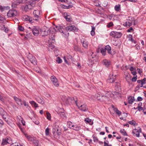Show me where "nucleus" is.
Here are the masks:
<instances>
[{"label": "nucleus", "instance_id": "nucleus-1", "mask_svg": "<svg viewBox=\"0 0 146 146\" xmlns=\"http://www.w3.org/2000/svg\"><path fill=\"white\" fill-rule=\"evenodd\" d=\"M106 92L110 93L109 92H105L102 91L101 93L100 92L99 93L96 94L94 96H93L94 98L93 100H96V99L98 100H108V98L107 97L108 95H106Z\"/></svg>", "mask_w": 146, "mask_h": 146}, {"label": "nucleus", "instance_id": "nucleus-2", "mask_svg": "<svg viewBox=\"0 0 146 146\" xmlns=\"http://www.w3.org/2000/svg\"><path fill=\"white\" fill-rule=\"evenodd\" d=\"M27 0H16L12 3V7L13 8H16L17 5L21 3H24Z\"/></svg>", "mask_w": 146, "mask_h": 146}, {"label": "nucleus", "instance_id": "nucleus-3", "mask_svg": "<svg viewBox=\"0 0 146 146\" xmlns=\"http://www.w3.org/2000/svg\"><path fill=\"white\" fill-rule=\"evenodd\" d=\"M17 15V11L15 9L10 10L7 13V16L9 17H15Z\"/></svg>", "mask_w": 146, "mask_h": 146}, {"label": "nucleus", "instance_id": "nucleus-4", "mask_svg": "<svg viewBox=\"0 0 146 146\" xmlns=\"http://www.w3.org/2000/svg\"><path fill=\"white\" fill-rule=\"evenodd\" d=\"M40 32L42 36H45L50 34V31L48 29H46L45 28H43L41 29Z\"/></svg>", "mask_w": 146, "mask_h": 146}, {"label": "nucleus", "instance_id": "nucleus-5", "mask_svg": "<svg viewBox=\"0 0 146 146\" xmlns=\"http://www.w3.org/2000/svg\"><path fill=\"white\" fill-rule=\"evenodd\" d=\"M56 29L55 30L57 31H58L60 32L63 33V34H65V32L64 31H65L64 30V29H65V26L64 25H56L55 26V27Z\"/></svg>", "mask_w": 146, "mask_h": 146}, {"label": "nucleus", "instance_id": "nucleus-6", "mask_svg": "<svg viewBox=\"0 0 146 146\" xmlns=\"http://www.w3.org/2000/svg\"><path fill=\"white\" fill-rule=\"evenodd\" d=\"M141 131V129L140 127H138L137 129H135L132 131V133L133 135H135L137 137H139V133Z\"/></svg>", "mask_w": 146, "mask_h": 146}, {"label": "nucleus", "instance_id": "nucleus-7", "mask_svg": "<svg viewBox=\"0 0 146 146\" xmlns=\"http://www.w3.org/2000/svg\"><path fill=\"white\" fill-rule=\"evenodd\" d=\"M78 101H75V103L76 105L80 109V108H81L80 110L84 111H86V106L85 104H80L78 102Z\"/></svg>", "mask_w": 146, "mask_h": 146}, {"label": "nucleus", "instance_id": "nucleus-8", "mask_svg": "<svg viewBox=\"0 0 146 146\" xmlns=\"http://www.w3.org/2000/svg\"><path fill=\"white\" fill-rule=\"evenodd\" d=\"M31 29L33 35L35 36H38L39 33L38 28L37 27L34 26Z\"/></svg>", "mask_w": 146, "mask_h": 146}, {"label": "nucleus", "instance_id": "nucleus-9", "mask_svg": "<svg viewBox=\"0 0 146 146\" xmlns=\"http://www.w3.org/2000/svg\"><path fill=\"white\" fill-rule=\"evenodd\" d=\"M0 114L2 116L4 120H6L8 118V115L7 113L2 108H0Z\"/></svg>", "mask_w": 146, "mask_h": 146}, {"label": "nucleus", "instance_id": "nucleus-10", "mask_svg": "<svg viewBox=\"0 0 146 146\" xmlns=\"http://www.w3.org/2000/svg\"><path fill=\"white\" fill-rule=\"evenodd\" d=\"M146 80V78H145L141 80H138L137 81V82L138 84L140 83V84L136 86V88H139L142 87H143V85L145 83Z\"/></svg>", "mask_w": 146, "mask_h": 146}, {"label": "nucleus", "instance_id": "nucleus-11", "mask_svg": "<svg viewBox=\"0 0 146 146\" xmlns=\"http://www.w3.org/2000/svg\"><path fill=\"white\" fill-rule=\"evenodd\" d=\"M51 80L55 86L58 87L59 86V84L58 83V80L54 76H52L51 77Z\"/></svg>", "mask_w": 146, "mask_h": 146}, {"label": "nucleus", "instance_id": "nucleus-12", "mask_svg": "<svg viewBox=\"0 0 146 146\" xmlns=\"http://www.w3.org/2000/svg\"><path fill=\"white\" fill-rule=\"evenodd\" d=\"M28 58L31 63L34 65H36L37 64V61L36 58L34 56L31 55V56H29L28 57Z\"/></svg>", "mask_w": 146, "mask_h": 146}, {"label": "nucleus", "instance_id": "nucleus-13", "mask_svg": "<svg viewBox=\"0 0 146 146\" xmlns=\"http://www.w3.org/2000/svg\"><path fill=\"white\" fill-rule=\"evenodd\" d=\"M33 14L34 15L35 17L36 18V19H34V20H35L36 21H38L39 19L40 18V17L37 14H39V11L38 10L34 11L33 12Z\"/></svg>", "mask_w": 146, "mask_h": 146}, {"label": "nucleus", "instance_id": "nucleus-14", "mask_svg": "<svg viewBox=\"0 0 146 146\" xmlns=\"http://www.w3.org/2000/svg\"><path fill=\"white\" fill-rule=\"evenodd\" d=\"M65 28L67 31H74L76 29V27L74 26H69L66 27H65Z\"/></svg>", "mask_w": 146, "mask_h": 146}, {"label": "nucleus", "instance_id": "nucleus-15", "mask_svg": "<svg viewBox=\"0 0 146 146\" xmlns=\"http://www.w3.org/2000/svg\"><path fill=\"white\" fill-rule=\"evenodd\" d=\"M10 140L7 138L3 139L1 143V145H7V143H10Z\"/></svg>", "mask_w": 146, "mask_h": 146}, {"label": "nucleus", "instance_id": "nucleus-16", "mask_svg": "<svg viewBox=\"0 0 146 146\" xmlns=\"http://www.w3.org/2000/svg\"><path fill=\"white\" fill-rule=\"evenodd\" d=\"M64 17L65 18L66 20L68 22H70L72 21V18L70 15H68L67 13L65 12L63 14Z\"/></svg>", "mask_w": 146, "mask_h": 146}, {"label": "nucleus", "instance_id": "nucleus-17", "mask_svg": "<svg viewBox=\"0 0 146 146\" xmlns=\"http://www.w3.org/2000/svg\"><path fill=\"white\" fill-rule=\"evenodd\" d=\"M112 108L113 109L115 113L117 114L118 116H120L121 114V112L119 111L117 108L115 107L114 105H112L111 106Z\"/></svg>", "mask_w": 146, "mask_h": 146}, {"label": "nucleus", "instance_id": "nucleus-18", "mask_svg": "<svg viewBox=\"0 0 146 146\" xmlns=\"http://www.w3.org/2000/svg\"><path fill=\"white\" fill-rule=\"evenodd\" d=\"M115 76H114L113 75L111 76L110 75L108 78V82L110 83H112L115 81Z\"/></svg>", "mask_w": 146, "mask_h": 146}, {"label": "nucleus", "instance_id": "nucleus-19", "mask_svg": "<svg viewBox=\"0 0 146 146\" xmlns=\"http://www.w3.org/2000/svg\"><path fill=\"white\" fill-rule=\"evenodd\" d=\"M81 42L83 44V46L85 48H87L88 47V42L84 39H82L81 40Z\"/></svg>", "mask_w": 146, "mask_h": 146}, {"label": "nucleus", "instance_id": "nucleus-20", "mask_svg": "<svg viewBox=\"0 0 146 146\" xmlns=\"http://www.w3.org/2000/svg\"><path fill=\"white\" fill-rule=\"evenodd\" d=\"M106 50H107L108 53L110 54H112L111 53V48L109 45H107L105 47Z\"/></svg>", "mask_w": 146, "mask_h": 146}, {"label": "nucleus", "instance_id": "nucleus-21", "mask_svg": "<svg viewBox=\"0 0 146 146\" xmlns=\"http://www.w3.org/2000/svg\"><path fill=\"white\" fill-rule=\"evenodd\" d=\"M69 127H70V128H72L76 131H78L81 129L80 127L76 125H72L71 127L69 126Z\"/></svg>", "mask_w": 146, "mask_h": 146}, {"label": "nucleus", "instance_id": "nucleus-22", "mask_svg": "<svg viewBox=\"0 0 146 146\" xmlns=\"http://www.w3.org/2000/svg\"><path fill=\"white\" fill-rule=\"evenodd\" d=\"M127 37L128 38L129 40L131 41L132 42H133L135 44H136L137 43V42L133 38L132 36L131 35H129Z\"/></svg>", "mask_w": 146, "mask_h": 146}, {"label": "nucleus", "instance_id": "nucleus-23", "mask_svg": "<svg viewBox=\"0 0 146 146\" xmlns=\"http://www.w3.org/2000/svg\"><path fill=\"white\" fill-rule=\"evenodd\" d=\"M25 137L28 139V140L31 141H33L35 140L31 136L28 135L27 134H25Z\"/></svg>", "mask_w": 146, "mask_h": 146}, {"label": "nucleus", "instance_id": "nucleus-24", "mask_svg": "<svg viewBox=\"0 0 146 146\" xmlns=\"http://www.w3.org/2000/svg\"><path fill=\"white\" fill-rule=\"evenodd\" d=\"M49 39L52 41V42L54 43L55 41V35L53 34H50L49 36Z\"/></svg>", "mask_w": 146, "mask_h": 146}, {"label": "nucleus", "instance_id": "nucleus-25", "mask_svg": "<svg viewBox=\"0 0 146 146\" xmlns=\"http://www.w3.org/2000/svg\"><path fill=\"white\" fill-rule=\"evenodd\" d=\"M77 100V98L76 97L73 98L69 97L68 98H65L64 99H62V100Z\"/></svg>", "mask_w": 146, "mask_h": 146}, {"label": "nucleus", "instance_id": "nucleus-26", "mask_svg": "<svg viewBox=\"0 0 146 146\" xmlns=\"http://www.w3.org/2000/svg\"><path fill=\"white\" fill-rule=\"evenodd\" d=\"M102 63L106 67H108L110 65V62L107 60H103Z\"/></svg>", "mask_w": 146, "mask_h": 146}, {"label": "nucleus", "instance_id": "nucleus-27", "mask_svg": "<svg viewBox=\"0 0 146 146\" xmlns=\"http://www.w3.org/2000/svg\"><path fill=\"white\" fill-rule=\"evenodd\" d=\"M58 114L60 115V116L63 119L66 118V117L65 114V113L64 112H60L58 113Z\"/></svg>", "mask_w": 146, "mask_h": 146}, {"label": "nucleus", "instance_id": "nucleus-28", "mask_svg": "<svg viewBox=\"0 0 146 146\" xmlns=\"http://www.w3.org/2000/svg\"><path fill=\"white\" fill-rule=\"evenodd\" d=\"M122 35V34L121 32H116L115 38H120L121 36Z\"/></svg>", "mask_w": 146, "mask_h": 146}, {"label": "nucleus", "instance_id": "nucleus-29", "mask_svg": "<svg viewBox=\"0 0 146 146\" xmlns=\"http://www.w3.org/2000/svg\"><path fill=\"white\" fill-rule=\"evenodd\" d=\"M61 123V121L58 120H56L55 122V125L56 127H58L60 125Z\"/></svg>", "mask_w": 146, "mask_h": 146}, {"label": "nucleus", "instance_id": "nucleus-30", "mask_svg": "<svg viewBox=\"0 0 146 146\" xmlns=\"http://www.w3.org/2000/svg\"><path fill=\"white\" fill-rule=\"evenodd\" d=\"M31 8L28 5H26L24 8V11H28L30 9H31Z\"/></svg>", "mask_w": 146, "mask_h": 146}, {"label": "nucleus", "instance_id": "nucleus-31", "mask_svg": "<svg viewBox=\"0 0 146 146\" xmlns=\"http://www.w3.org/2000/svg\"><path fill=\"white\" fill-rule=\"evenodd\" d=\"M100 51L103 55L104 56L106 55V50L105 47L104 48H101L100 49Z\"/></svg>", "mask_w": 146, "mask_h": 146}, {"label": "nucleus", "instance_id": "nucleus-32", "mask_svg": "<svg viewBox=\"0 0 146 146\" xmlns=\"http://www.w3.org/2000/svg\"><path fill=\"white\" fill-rule=\"evenodd\" d=\"M120 5H116L115 6V9L117 11H118L120 10Z\"/></svg>", "mask_w": 146, "mask_h": 146}, {"label": "nucleus", "instance_id": "nucleus-33", "mask_svg": "<svg viewBox=\"0 0 146 146\" xmlns=\"http://www.w3.org/2000/svg\"><path fill=\"white\" fill-rule=\"evenodd\" d=\"M120 132L124 136H127V135L126 132L125 131L124 129L121 130L120 131Z\"/></svg>", "mask_w": 146, "mask_h": 146}, {"label": "nucleus", "instance_id": "nucleus-34", "mask_svg": "<svg viewBox=\"0 0 146 146\" xmlns=\"http://www.w3.org/2000/svg\"><path fill=\"white\" fill-rule=\"evenodd\" d=\"M128 123L130 125H137V124L136 123L135 121L133 120L129 121Z\"/></svg>", "mask_w": 146, "mask_h": 146}, {"label": "nucleus", "instance_id": "nucleus-35", "mask_svg": "<svg viewBox=\"0 0 146 146\" xmlns=\"http://www.w3.org/2000/svg\"><path fill=\"white\" fill-rule=\"evenodd\" d=\"M1 29L2 30H4L5 31H7L8 29H7L6 27H5V25H2L0 26Z\"/></svg>", "mask_w": 146, "mask_h": 146}, {"label": "nucleus", "instance_id": "nucleus-36", "mask_svg": "<svg viewBox=\"0 0 146 146\" xmlns=\"http://www.w3.org/2000/svg\"><path fill=\"white\" fill-rule=\"evenodd\" d=\"M30 103L32 105H34L35 107L36 108L38 107V104L34 101H31Z\"/></svg>", "mask_w": 146, "mask_h": 146}, {"label": "nucleus", "instance_id": "nucleus-37", "mask_svg": "<svg viewBox=\"0 0 146 146\" xmlns=\"http://www.w3.org/2000/svg\"><path fill=\"white\" fill-rule=\"evenodd\" d=\"M46 114L47 115V118L49 120H51L50 114L48 112H47L46 113Z\"/></svg>", "mask_w": 146, "mask_h": 146}, {"label": "nucleus", "instance_id": "nucleus-38", "mask_svg": "<svg viewBox=\"0 0 146 146\" xmlns=\"http://www.w3.org/2000/svg\"><path fill=\"white\" fill-rule=\"evenodd\" d=\"M115 33L116 31H113L110 33V35L112 37L115 38Z\"/></svg>", "mask_w": 146, "mask_h": 146}, {"label": "nucleus", "instance_id": "nucleus-39", "mask_svg": "<svg viewBox=\"0 0 146 146\" xmlns=\"http://www.w3.org/2000/svg\"><path fill=\"white\" fill-rule=\"evenodd\" d=\"M50 129L48 127H47L45 130V134L46 135H48L49 134Z\"/></svg>", "mask_w": 146, "mask_h": 146}, {"label": "nucleus", "instance_id": "nucleus-40", "mask_svg": "<svg viewBox=\"0 0 146 146\" xmlns=\"http://www.w3.org/2000/svg\"><path fill=\"white\" fill-rule=\"evenodd\" d=\"M56 61L58 63H60L62 62V59L59 57L57 58Z\"/></svg>", "mask_w": 146, "mask_h": 146}, {"label": "nucleus", "instance_id": "nucleus-41", "mask_svg": "<svg viewBox=\"0 0 146 146\" xmlns=\"http://www.w3.org/2000/svg\"><path fill=\"white\" fill-rule=\"evenodd\" d=\"M30 18V17L28 16V15H25L23 17V19H24L25 21H29V18Z\"/></svg>", "mask_w": 146, "mask_h": 146}, {"label": "nucleus", "instance_id": "nucleus-42", "mask_svg": "<svg viewBox=\"0 0 146 146\" xmlns=\"http://www.w3.org/2000/svg\"><path fill=\"white\" fill-rule=\"evenodd\" d=\"M104 146H112L111 144H108V141L104 142Z\"/></svg>", "mask_w": 146, "mask_h": 146}, {"label": "nucleus", "instance_id": "nucleus-43", "mask_svg": "<svg viewBox=\"0 0 146 146\" xmlns=\"http://www.w3.org/2000/svg\"><path fill=\"white\" fill-rule=\"evenodd\" d=\"M33 142L35 146H38V141L35 139Z\"/></svg>", "mask_w": 146, "mask_h": 146}, {"label": "nucleus", "instance_id": "nucleus-44", "mask_svg": "<svg viewBox=\"0 0 146 146\" xmlns=\"http://www.w3.org/2000/svg\"><path fill=\"white\" fill-rule=\"evenodd\" d=\"M6 9V8L5 7H3L0 5V10L2 11H3L5 10Z\"/></svg>", "mask_w": 146, "mask_h": 146}, {"label": "nucleus", "instance_id": "nucleus-45", "mask_svg": "<svg viewBox=\"0 0 146 146\" xmlns=\"http://www.w3.org/2000/svg\"><path fill=\"white\" fill-rule=\"evenodd\" d=\"M128 100H135L133 96H130L128 98Z\"/></svg>", "mask_w": 146, "mask_h": 146}, {"label": "nucleus", "instance_id": "nucleus-46", "mask_svg": "<svg viewBox=\"0 0 146 146\" xmlns=\"http://www.w3.org/2000/svg\"><path fill=\"white\" fill-rule=\"evenodd\" d=\"M85 121L86 122H87V123H90L91 122L92 120H91V119H90L88 118H87L85 119Z\"/></svg>", "mask_w": 146, "mask_h": 146}, {"label": "nucleus", "instance_id": "nucleus-47", "mask_svg": "<svg viewBox=\"0 0 146 146\" xmlns=\"http://www.w3.org/2000/svg\"><path fill=\"white\" fill-rule=\"evenodd\" d=\"M17 103L19 106H22L23 105V101H16Z\"/></svg>", "mask_w": 146, "mask_h": 146}, {"label": "nucleus", "instance_id": "nucleus-48", "mask_svg": "<svg viewBox=\"0 0 146 146\" xmlns=\"http://www.w3.org/2000/svg\"><path fill=\"white\" fill-rule=\"evenodd\" d=\"M137 76L136 75L135 76L133 77L132 79V81L133 82H135L137 79Z\"/></svg>", "mask_w": 146, "mask_h": 146}, {"label": "nucleus", "instance_id": "nucleus-49", "mask_svg": "<svg viewBox=\"0 0 146 146\" xmlns=\"http://www.w3.org/2000/svg\"><path fill=\"white\" fill-rule=\"evenodd\" d=\"M93 137L94 141V142H97L98 141V139L97 137L94 136V135H93Z\"/></svg>", "mask_w": 146, "mask_h": 146}, {"label": "nucleus", "instance_id": "nucleus-50", "mask_svg": "<svg viewBox=\"0 0 146 146\" xmlns=\"http://www.w3.org/2000/svg\"><path fill=\"white\" fill-rule=\"evenodd\" d=\"M19 30L20 31H22L23 30L24 28L22 26H19L18 27Z\"/></svg>", "mask_w": 146, "mask_h": 146}, {"label": "nucleus", "instance_id": "nucleus-51", "mask_svg": "<svg viewBox=\"0 0 146 146\" xmlns=\"http://www.w3.org/2000/svg\"><path fill=\"white\" fill-rule=\"evenodd\" d=\"M113 22H111L108 24V25L107 26L108 27H110L112 26H113Z\"/></svg>", "mask_w": 146, "mask_h": 146}, {"label": "nucleus", "instance_id": "nucleus-52", "mask_svg": "<svg viewBox=\"0 0 146 146\" xmlns=\"http://www.w3.org/2000/svg\"><path fill=\"white\" fill-rule=\"evenodd\" d=\"M115 85V88H118L119 87L120 84L118 82H116Z\"/></svg>", "mask_w": 146, "mask_h": 146}, {"label": "nucleus", "instance_id": "nucleus-53", "mask_svg": "<svg viewBox=\"0 0 146 146\" xmlns=\"http://www.w3.org/2000/svg\"><path fill=\"white\" fill-rule=\"evenodd\" d=\"M74 48L75 50L76 51H79L80 50L79 48L77 46H75L74 47Z\"/></svg>", "mask_w": 146, "mask_h": 146}, {"label": "nucleus", "instance_id": "nucleus-54", "mask_svg": "<svg viewBox=\"0 0 146 146\" xmlns=\"http://www.w3.org/2000/svg\"><path fill=\"white\" fill-rule=\"evenodd\" d=\"M4 124V122L3 120L0 119V127H2Z\"/></svg>", "mask_w": 146, "mask_h": 146}, {"label": "nucleus", "instance_id": "nucleus-55", "mask_svg": "<svg viewBox=\"0 0 146 146\" xmlns=\"http://www.w3.org/2000/svg\"><path fill=\"white\" fill-rule=\"evenodd\" d=\"M137 108L139 111L143 110V108L141 106H138Z\"/></svg>", "mask_w": 146, "mask_h": 146}, {"label": "nucleus", "instance_id": "nucleus-56", "mask_svg": "<svg viewBox=\"0 0 146 146\" xmlns=\"http://www.w3.org/2000/svg\"><path fill=\"white\" fill-rule=\"evenodd\" d=\"M23 104H24V105L25 106H28V105L27 103H26V102H25V101H23Z\"/></svg>", "mask_w": 146, "mask_h": 146}, {"label": "nucleus", "instance_id": "nucleus-57", "mask_svg": "<svg viewBox=\"0 0 146 146\" xmlns=\"http://www.w3.org/2000/svg\"><path fill=\"white\" fill-rule=\"evenodd\" d=\"M5 121L7 122V123L9 125H11L12 124V123L11 122H10L9 121H8V120L6 119V120H5Z\"/></svg>", "mask_w": 146, "mask_h": 146}, {"label": "nucleus", "instance_id": "nucleus-58", "mask_svg": "<svg viewBox=\"0 0 146 146\" xmlns=\"http://www.w3.org/2000/svg\"><path fill=\"white\" fill-rule=\"evenodd\" d=\"M132 30H133V28L132 27H130L129 29L127 30V32H130Z\"/></svg>", "mask_w": 146, "mask_h": 146}, {"label": "nucleus", "instance_id": "nucleus-59", "mask_svg": "<svg viewBox=\"0 0 146 146\" xmlns=\"http://www.w3.org/2000/svg\"><path fill=\"white\" fill-rule=\"evenodd\" d=\"M143 100L142 98L140 96H139L137 98V100Z\"/></svg>", "mask_w": 146, "mask_h": 146}, {"label": "nucleus", "instance_id": "nucleus-60", "mask_svg": "<svg viewBox=\"0 0 146 146\" xmlns=\"http://www.w3.org/2000/svg\"><path fill=\"white\" fill-rule=\"evenodd\" d=\"M91 35L92 36L94 35H95V31H91Z\"/></svg>", "mask_w": 146, "mask_h": 146}, {"label": "nucleus", "instance_id": "nucleus-61", "mask_svg": "<svg viewBox=\"0 0 146 146\" xmlns=\"http://www.w3.org/2000/svg\"><path fill=\"white\" fill-rule=\"evenodd\" d=\"M129 70L132 72L134 70H135V69L133 67H131V68H130L129 69Z\"/></svg>", "mask_w": 146, "mask_h": 146}, {"label": "nucleus", "instance_id": "nucleus-62", "mask_svg": "<svg viewBox=\"0 0 146 146\" xmlns=\"http://www.w3.org/2000/svg\"><path fill=\"white\" fill-rule=\"evenodd\" d=\"M29 21L31 23H33V21L31 17H30L29 18Z\"/></svg>", "mask_w": 146, "mask_h": 146}, {"label": "nucleus", "instance_id": "nucleus-63", "mask_svg": "<svg viewBox=\"0 0 146 146\" xmlns=\"http://www.w3.org/2000/svg\"><path fill=\"white\" fill-rule=\"evenodd\" d=\"M131 73L132 74L134 75V76H135V75H136V74H137V72L136 71H133V72H131Z\"/></svg>", "mask_w": 146, "mask_h": 146}, {"label": "nucleus", "instance_id": "nucleus-64", "mask_svg": "<svg viewBox=\"0 0 146 146\" xmlns=\"http://www.w3.org/2000/svg\"><path fill=\"white\" fill-rule=\"evenodd\" d=\"M143 112L145 115H146V108L143 109Z\"/></svg>", "mask_w": 146, "mask_h": 146}]
</instances>
